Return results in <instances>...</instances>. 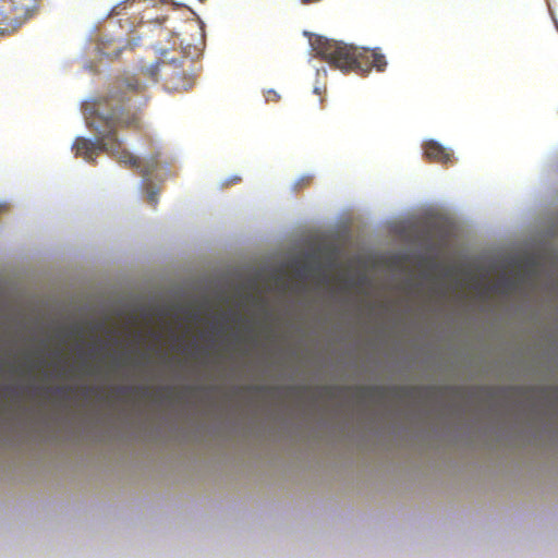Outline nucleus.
<instances>
[{"label": "nucleus", "mask_w": 558, "mask_h": 558, "mask_svg": "<svg viewBox=\"0 0 558 558\" xmlns=\"http://www.w3.org/2000/svg\"><path fill=\"white\" fill-rule=\"evenodd\" d=\"M144 89V85L134 76L114 82L106 96L99 97L88 110L87 124L100 137L96 141L77 137L72 146L76 157L92 162L100 153H107L120 163L138 166V160L117 137L119 129H141V116L125 111V104Z\"/></svg>", "instance_id": "1"}, {"label": "nucleus", "mask_w": 558, "mask_h": 558, "mask_svg": "<svg viewBox=\"0 0 558 558\" xmlns=\"http://www.w3.org/2000/svg\"><path fill=\"white\" fill-rule=\"evenodd\" d=\"M317 50L326 62L342 72L367 74L373 68L383 72L387 66L386 58L379 49L357 48L339 41L325 40L319 43Z\"/></svg>", "instance_id": "2"}, {"label": "nucleus", "mask_w": 558, "mask_h": 558, "mask_svg": "<svg viewBox=\"0 0 558 558\" xmlns=\"http://www.w3.org/2000/svg\"><path fill=\"white\" fill-rule=\"evenodd\" d=\"M185 61L184 58L180 60L159 59L155 64L146 68L144 71L154 81L160 77L168 90H187L194 85V77L187 74L183 69V62Z\"/></svg>", "instance_id": "3"}, {"label": "nucleus", "mask_w": 558, "mask_h": 558, "mask_svg": "<svg viewBox=\"0 0 558 558\" xmlns=\"http://www.w3.org/2000/svg\"><path fill=\"white\" fill-rule=\"evenodd\" d=\"M40 0H9L2 7L5 25L16 27L32 17L39 7Z\"/></svg>", "instance_id": "4"}, {"label": "nucleus", "mask_w": 558, "mask_h": 558, "mask_svg": "<svg viewBox=\"0 0 558 558\" xmlns=\"http://www.w3.org/2000/svg\"><path fill=\"white\" fill-rule=\"evenodd\" d=\"M424 156L434 162L441 165L452 163L453 156L436 141H428L424 144Z\"/></svg>", "instance_id": "5"}, {"label": "nucleus", "mask_w": 558, "mask_h": 558, "mask_svg": "<svg viewBox=\"0 0 558 558\" xmlns=\"http://www.w3.org/2000/svg\"><path fill=\"white\" fill-rule=\"evenodd\" d=\"M138 160V166H131L130 163H124L130 168L138 169L140 173L148 180V178L154 173L155 170L159 167V161L157 156H151L147 158L144 162L136 156H134Z\"/></svg>", "instance_id": "6"}, {"label": "nucleus", "mask_w": 558, "mask_h": 558, "mask_svg": "<svg viewBox=\"0 0 558 558\" xmlns=\"http://www.w3.org/2000/svg\"><path fill=\"white\" fill-rule=\"evenodd\" d=\"M265 99L267 102H278L280 95L275 89H268L265 92Z\"/></svg>", "instance_id": "7"}, {"label": "nucleus", "mask_w": 558, "mask_h": 558, "mask_svg": "<svg viewBox=\"0 0 558 558\" xmlns=\"http://www.w3.org/2000/svg\"><path fill=\"white\" fill-rule=\"evenodd\" d=\"M311 180H312L311 177H304V178L300 179L295 183V189L300 190V189H303L304 186H307L311 183Z\"/></svg>", "instance_id": "8"}, {"label": "nucleus", "mask_w": 558, "mask_h": 558, "mask_svg": "<svg viewBox=\"0 0 558 558\" xmlns=\"http://www.w3.org/2000/svg\"><path fill=\"white\" fill-rule=\"evenodd\" d=\"M148 202L151 203L154 206L157 203V194L155 192H150L148 194Z\"/></svg>", "instance_id": "9"}, {"label": "nucleus", "mask_w": 558, "mask_h": 558, "mask_svg": "<svg viewBox=\"0 0 558 558\" xmlns=\"http://www.w3.org/2000/svg\"><path fill=\"white\" fill-rule=\"evenodd\" d=\"M504 283H505L506 287L510 286V281L509 280H506Z\"/></svg>", "instance_id": "10"}, {"label": "nucleus", "mask_w": 558, "mask_h": 558, "mask_svg": "<svg viewBox=\"0 0 558 558\" xmlns=\"http://www.w3.org/2000/svg\"><path fill=\"white\" fill-rule=\"evenodd\" d=\"M160 54L163 57L166 54V50H160Z\"/></svg>", "instance_id": "11"}]
</instances>
